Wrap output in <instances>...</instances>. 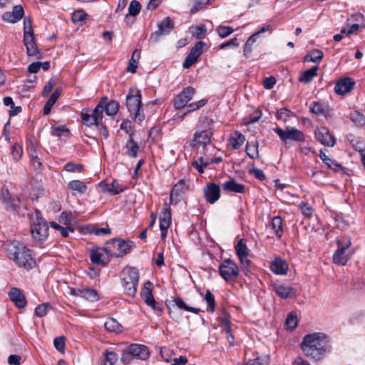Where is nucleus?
Here are the masks:
<instances>
[{
	"label": "nucleus",
	"mask_w": 365,
	"mask_h": 365,
	"mask_svg": "<svg viewBox=\"0 0 365 365\" xmlns=\"http://www.w3.org/2000/svg\"><path fill=\"white\" fill-rule=\"evenodd\" d=\"M328 346V336L322 332L306 334L300 344L304 355L314 361H318L324 358Z\"/></svg>",
	"instance_id": "obj_1"
},
{
	"label": "nucleus",
	"mask_w": 365,
	"mask_h": 365,
	"mask_svg": "<svg viewBox=\"0 0 365 365\" xmlns=\"http://www.w3.org/2000/svg\"><path fill=\"white\" fill-rule=\"evenodd\" d=\"M6 255L17 266L26 269H31L36 264L31 251L19 241H13L6 245Z\"/></svg>",
	"instance_id": "obj_2"
},
{
	"label": "nucleus",
	"mask_w": 365,
	"mask_h": 365,
	"mask_svg": "<svg viewBox=\"0 0 365 365\" xmlns=\"http://www.w3.org/2000/svg\"><path fill=\"white\" fill-rule=\"evenodd\" d=\"M120 277L125 293L134 297L137 292L139 280L138 272L135 268L125 267L122 270Z\"/></svg>",
	"instance_id": "obj_3"
},
{
	"label": "nucleus",
	"mask_w": 365,
	"mask_h": 365,
	"mask_svg": "<svg viewBox=\"0 0 365 365\" xmlns=\"http://www.w3.org/2000/svg\"><path fill=\"white\" fill-rule=\"evenodd\" d=\"M141 98L140 91L130 90L126 97V106L130 115H133V120L135 123H141L145 115L141 110Z\"/></svg>",
	"instance_id": "obj_4"
},
{
	"label": "nucleus",
	"mask_w": 365,
	"mask_h": 365,
	"mask_svg": "<svg viewBox=\"0 0 365 365\" xmlns=\"http://www.w3.org/2000/svg\"><path fill=\"white\" fill-rule=\"evenodd\" d=\"M35 219L32 220L30 232L32 237L37 242L42 243L48 236V225L46 220L41 216L39 211L35 212Z\"/></svg>",
	"instance_id": "obj_5"
},
{
	"label": "nucleus",
	"mask_w": 365,
	"mask_h": 365,
	"mask_svg": "<svg viewBox=\"0 0 365 365\" xmlns=\"http://www.w3.org/2000/svg\"><path fill=\"white\" fill-rule=\"evenodd\" d=\"M337 250L333 255V262L336 264L344 265L351 258L352 253H349L346 250L350 247L351 242L349 238L337 240Z\"/></svg>",
	"instance_id": "obj_6"
},
{
	"label": "nucleus",
	"mask_w": 365,
	"mask_h": 365,
	"mask_svg": "<svg viewBox=\"0 0 365 365\" xmlns=\"http://www.w3.org/2000/svg\"><path fill=\"white\" fill-rule=\"evenodd\" d=\"M273 130L278 135L280 140L285 143L288 140L296 142H304L305 140L304 134L301 130L294 127H287L285 130L279 127H276Z\"/></svg>",
	"instance_id": "obj_7"
},
{
	"label": "nucleus",
	"mask_w": 365,
	"mask_h": 365,
	"mask_svg": "<svg viewBox=\"0 0 365 365\" xmlns=\"http://www.w3.org/2000/svg\"><path fill=\"white\" fill-rule=\"evenodd\" d=\"M220 276L227 282H232L239 275V269L237 264L230 259L222 261L219 267Z\"/></svg>",
	"instance_id": "obj_8"
},
{
	"label": "nucleus",
	"mask_w": 365,
	"mask_h": 365,
	"mask_svg": "<svg viewBox=\"0 0 365 365\" xmlns=\"http://www.w3.org/2000/svg\"><path fill=\"white\" fill-rule=\"evenodd\" d=\"M236 254L238 256L242 269L248 275L250 273L249 267L251 264V261L248 259L249 250L244 239H240L235 247Z\"/></svg>",
	"instance_id": "obj_9"
},
{
	"label": "nucleus",
	"mask_w": 365,
	"mask_h": 365,
	"mask_svg": "<svg viewBox=\"0 0 365 365\" xmlns=\"http://www.w3.org/2000/svg\"><path fill=\"white\" fill-rule=\"evenodd\" d=\"M104 103H98L92 113H82L81 120L83 123L88 127L95 125L99 126L102 122L103 115H102L103 104Z\"/></svg>",
	"instance_id": "obj_10"
},
{
	"label": "nucleus",
	"mask_w": 365,
	"mask_h": 365,
	"mask_svg": "<svg viewBox=\"0 0 365 365\" xmlns=\"http://www.w3.org/2000/svg\"><path fill=\"white\" fill-rule=\"evenodd\" d=\"M205 46V43L202 41H198L195 46L191 48L190 51L186 56L185 61L182 63V66L185 68H189L191 67L197 61L198 58L202 54L203 51V47Z\"/></svg>",
	"instance_id": "obj_11"
},
{
	"label": "nucleus",
	"mask_w": 365,
	"mask_h": 365,
	"mask_svg": "<svg viewBox=\"0 0 365 365\" xmlns=\"http://www.w3.org/2000/svg\"><path fill=\"white\" fill-rule=\"evenodd\" d=\"M205 46V43L202 41H198L195 46L191 48L190 51L186 56L185 61L182 63V66L185 68H189L191 67L197 61L198 58L202 54L203 51V47Z\"/></svg>",
	"instance_id": "obj_12"
},
{
	"label": "nucleus",
	"mask_w": 365,
	"mask_h": 365,
	"mask_svg": "<svg viewBox=\"0 0 365 365\" xmlns=\"http://www.w3.org/2000/svg\"><path fill=\"white\" fill-rule=\"evenodd\" d=\"M195 93V89L192 86H187L175 97L174 108L175 109L183 108L190 101Z\"/></svg>",
	"instance_id": "obj_13"
},
{
	"label": "nucleus",
	"mask_w": 365,
	"mask_h": 365,
	"mask_svg": "<svg viewBox=\"0 0 365 365\" xmlns=\"http://www.w3.org/2000/svg\"><path fill=\"white\" fill-rule=\"evenodd\" d=\"M174 28L173 20L170 17L165 18L159 24L158 29L152 34L150 40L157 42L163 35L168 34Z\"/></svg>",
	"instance_id": "obj_14"
},
{
	"label": "nucleus",
	"mask_w": 365,
	"mask_h": 365,
	"mask_svg": "<svg viewBox=\"0 0 365 365\" xmlns=\"http://www.w3.org/2000/svg\"><path fill=\"white\" fill-rule=\"evenodd\" d=\"M316 139L322 145L333 147L335 144V138L330 134L329 130L326 127L318 128L315 130Z\"/></svg>",
	"instance_id": "obj_15"
},
{
	"label": "nucleus",
	"mask_w": 365,
	"mask_h": 365,
	"mask_svg": "<svg viewBox=\"0 0 365 365\" xmlns=\"http://www.w3.org/2000/svg\"><path fill=\"white\" fill-rule=\"evenodd\" d=\"M204 195L207 200L210 204L215 203L220 197V187L214 182H209L204 187Z\"/></svg>",
	"instance_id": "obj_16"
},
{
	"label": "nucleus",
	"mask_w": 365,
	"mask_h": 365,
	"mask_svg": "<svg viewBox=\"0 0 365 365\" xmlns=\"http://www.w3.org/2000/svg\"><path fill=\"white\" fill-rule=\"evenodd\" d=\"M24 10L21 5H16L12 11H6L2 14V20L5 22L15 24L19 21L24 16Z\"/></svg>",
	"instance_id": "obj_17"
},
{
	"label": "nucleus",
	"mask_w": 365,
	"mask_h": 365,
	"mask_svg": "<svg viewBox=\"0 0 365 365\" xmlns=\"http://www.w3.org/2000/svg\"><path fill=\"white\" fill-rule=\"evenodd\" d=\"M272 30L273 29L270 25H267L262 26L260 30L251 35L245 44L243 50L244 56L246 58H248L250 56L252 51V45L256 41L257 38L259 36L260 34L264 33L265 31L272 32Z\"/></svg>",
	"instance_id": "obj_18"
},
{
	"label": "nucleus",
	"mask_w": 365,
	"mask_h": 365,
	"mask_svg": "<svg viewBox=\"0 0 365 365\" xmlns=\"http://www.w3.org/2000/svg\"><path fill=\"white\" fill-rule=\"evenodd\" d=\"M24 43L26 48V53L28 56H34L37 59H41L42 58V53L37 47L34 35L24 36Z\"/></svg>",
	"instance_id": "obj_19"
},
{
	"label": "nucleus",
	"mask_w": 365,
	"mask_h": 365,
	"mask_svg": "<svg viewBox=\"0 0 365 365\" xmlns=\"http://www.w3.org/2000/svg\"><path fill=\"white\" fill-rule=\"evenodd\" d=\"M140 294L142 299L148 306L152 307L153 309L157 308L156 302L153 295V284L150 281H147L144 284Z\"/></svg>",
	"instance_id": "obj_20"
},
{
	"label": "nucleus",
	"mask_w": 365,
	"mask_h": 365,
	"mask_svg": "<svg viewBox=\"0 0 365 365\" xmlns=\"http://www.w3.org/2000/svg\"><path fill=\"white\" fill-rule=\"evenodd\" d=\"M128 351L133 355L134 359L146 360L150 356V352L146 346L138 344H133L127 347Z\"/></svg>",
	"instance_id": "obj_21"
},
{
	"label": "nucleus",
	"mask_w": 365,
	"mask_h": 365,
	"mask_svg": "<svg viewBox=\"0 0 365 365\" xmlns=\"http://www.w3.org/2000/svg\"><path fill=\"white\" fill-rule=\"evenodd\" d=\"M355 83L351 78H345L336 82L334 86V91L339 95H344L350 92Z\"/></svg>",
	"instance_id": "obj_22"
},
{
	"label": "nucleus",
	"mask_w": 365,
	"mask_h": 365,
	"mask_svg": "<svg viewBox=\"0 0 365 365\" xmlns=\"http://www.w3.org/2000/svg\"><path fill=\"white\" fill-rule=\"evenodd\" d=\"M104 103L103 106L102 115L106 112V115L109 116H115L119 110V103L116 101H111L108 102V98L103 96L101 98L99 103Z\"/></svg>",
	"instance_id": "obj_23"
},
{
	"label": "nucleus",
	"mask_w": 365,
	"mask_h": 365,
	"mask_svg": "<svg viewBox=\"0 0 365 365\" xmlns=\"http://www.w3.org/2000/svg\"><path fill=\"white\" fill-rule=\"evenodd\" d=\"M9 297L11 301L18 308H24L26 304V299L23 292L18 288H11L9 292Z\"/></svg>",
	"instance_id": "obj_24"
},
{
	"label": "nucleus",
	"mask_w": 365,
	"mask_h": 365,
	"mask_svg": "<svg viewBox=\"0 0 365 365\" xmlns=\"http://www.w3.org/2000/svg\"><path fill=\"white\" fill-rule=\"evenodd\" d=\"M273 289L276 294L282 299H289L295 296V290L289 286L274 284Z\"/></svg>",
	"instance_id": "obj_25"
},
{
	"label": "nucleus",
	"mask_w": 365,
	"mask_h": 365,
	"mask_svg": "<svg viewBox=\"0 0 365 365\" xmlns=\"http://www.w3.org/2000/svg\"><path fill=\"white\" fill-rule=\"evenodd\" d=\"M112 245L113 248H116L117 252H112L109 250L110 255H114L115 257H122L123 255L127 254L130 250V245L128 242L123 240H113L112 242Z\"/></svg>",
	"instance_id": "obj_26"
},
{
	"label": "nucleus",
	"mask_w": 365,
	"mask_h": 365,
	"mask_svg": "<svg viewBox=\"0 0 365 365\" xmlns=\"http://www.w3.org/2000/svg\"><path fill=\"white\" fill-rule=\"evenodd\" d=\"M270 269L276 274L284 275L288 270V264L282 258H276L271 262Z\"/></svg>",
	"instance_id": "obj_27"
},
{
	"label": "nucleus",
	"mask_w": 365,
	"mask_h": 365,
	"mask_svg": "<svg viewBox=\"0 0 365 365\" xmlns=\"http://www.w3.org/2000/svg\"><path fill=\"white\" fill-rule=\"evenodd\" d=\"M222 189L227 192H232L236 193H244L245 187L244 185L238 183L235 179H230L224 182L222 185Z\"/></svg>",
	"instance_id": "obj_28"
},
{
	"label": "nucleus",
	"mask_w": 365,
	"mask_h": 365,
	"mask_svg": "<svg viewBox=\"0 0 365 365\" xmlns=\"http://www.w3.org/2000/svg\"><path fill=\"white\" fill-rule=\"evenodd\" d=\"M245 138L240 131L232 133L228 138V145L233 149H239L245 143Z\"/></svg>",
	"instance_id": "obj_29"
},
{
	"label": "nucleus",
	"mask_w": 365,
	"mask_h": 365,
	"mask_svg": "<svg viewBox=\"0 0 365 365\" xmlns=\"http://www.w3.org/2000/svg\"><path fill=\"white\" fill-rule=\"evenodd\" d=\"M220 326L222 331L225 334L226 339L230 346L234 345L235 337L232 334L231 323L227 318H222L220 319Z\"/></svg>",
	"instance_id": "obj_30"
},
{
	"label": "nucleus",
	"mask_w": 365,
	"mask_h": 365,
	"mask_svg": "<svg viewBox=\"0 0 365 365\" xmlns=\"http://www.w3.org/2000/svg\"><path fill=\"white\" fill-rule=\"evenodd\" d=\"M212 132L210 130H202L200 132H195L194 134L193 143L197 144L206 145L210 143Z\"/></svg>",
	"instance_id": "obj_31"
},
{
	"label": "nucleus",
	"mask_w": 365,
	"mask_h": 365,
	"mask_svg": "<svg viewBox=\"0 0 365 365\" xmlns=\"http://www.w3.org/2000/svg\"><path fill=\"white\" fill-rule=\"evenodd\" d=\"M62 91V88L58 87L55 89L53 93L51 95L48 100L46 101L44 107H43V113L44 115H48L51 113V108L53 105L56 103L57 99L60 96Z\"/></svg>",
	"instance_id": "obj_32"
},
{
	"label": "nucleus",
	"mask_w": 365,
	"mask_h": 365,
	"mask_svg": "<svg viewBox=\"0 0 365 365\" xmlns=\"http://www.w3.org/2000/svg\"><path fill=\"white\" fill-rule=\"evenodd\" d=\"M188 189V185L184 180H180L173 187L170 192V202H173L175 195H182Z\"/></svg>",
	"instance_id": "obj_33"
},
{
	"label": "nucleus",
	"mask_w": 365,
	"mask_h": 365,
	"mask_svg": "<svg viewBox=\"0 0 365 365\" xmlns=\"http://www.w3.org/2000/svg\"><path fill=\"white\" fill-rule=\"evenodd\" d=\"M27 152L30 157V160L33 166L36 169L41 168V167L42 166V163L36 155V150L34 144L31 143L28 144Z\"/></svg>",
	"instance_id": "obj_34"
},
{
	"label": "nucleus",
	"mask_w": 365,
	"mask_h": 365,
	"mask_svg": "<svg viewBox=\"0 0 365 365\" xmlns=\"http://www.w3.org/2000/svg\"><path fill=\"white\" fill-rule=\"evenodd\" d=\"M319 157L320 159L323 161L324 164L327 165L328 168L335 171H338L342 169V166L339 163H336L334 160L329 158L322 150H320L319 151Z\"/></svg>",
	"instance_id": "obj_35"
},
{
	"label": "nucleus",
	"mask_w": 365,
	"mask_h": 365,
	"mask_svg": "<svg viewBox=\"0 0 365 365\" xmlns=\"http://www.w3.org/2000/svg\"><path fill=\"white\" fill-rule=\"evenodd\" d=\"M125 148L127 150L126 154L130 158H136L139 151V146L133 138L130 137L126 142Z\"/></svg>",
	"instance_id": "obj_36"
},
{
	"label": "nucleus",
	"mask_w": 365,
	"mask_h": 365,
	"mask_svg": "<svg viewBox=\"0 0 365 365\" xmlns=\"http://www.w3.org/2000/svg\"><path fill=\"white\" fill-rule=\"evenodd\" d=\"M258 145V142L256 140L247 143L245 152L251 159L259 158Z\"/></svg>",
	"instance_id": "obj_37"
},
{
	"label": "nucleus",
	"mask_w": 365,
	"mask_h": 365,
	"mask_svg": "<svg viewBox=\"0 0 365 365\" xmlns=\"http://www.w3.org/2000/svg\"><path fill=\"white\" fill-rule=\"evenodd\" d=\"M140 56V52L139 50L135 49L132 55L131 58L129 61L128 66H127L126 71L129 73H134L136 72L138 68V61Z\"/></svg>",
	"instance_id": "obj_38"
},
{
	"label": "nucleus",
	"mask_w": 365,
	"mask_h": 365,
	"mask_svg": "<svg viewBox=\"0 0 365 365\" xmlns=\"http://www.w3.org/2000/svg\"><path fill=\"white\" fill-rule=\"evenodd\" d=\"M309 109L317 115H324L327 112L328 106L324 103L314 101L310 104Z\"/></svg>",
	"instance_id": "obj_39"
},
{
	"label": "nucleus",
	"mask_w": 365,
	"mask_h": 365,
	"mask_svg": "<svg viewBox=\"0 0 365 365\" xmlns=\"http://www.w3.org/2000/svg\"><path fill=\"white\" fill-rule=\"evenodd\" d=\"M68 189L76 191L78 193L83 194L87 190V186L85 182L78 180H73L70 181L67 185Z\"/></svg>",
	"instance_id": "obj_40"
},
{
	"label": "nucleus",
	"mask_w": 365,
	"mask_h": 365,
	"mask_svg": "<svg viewBox=\"0 0 365 365\" xmlns=\"http://www.w3.org/2000/svg\"><path fill=\"white\" fill-rule=\"evenodd\" d=\"M272 227L276 236L280 238L283 234V220L281 217L276 216L272 218Z\"/></svg>",
	"instance_id": "obj_41"
},
{
	"label": "nucleus",
	"mask_w": 365,
	"mask_h": 365,
	"mask_svg": "<svg viewBox=\"0 0 365 365\" xmlns=\"http://www.w3.org/2000/svg\"><path fill=\"white\" fill-rule=\"evenodd\" d=\"M318 69L317 66H313L305 71L300 76L299 81L305 83H309L317 75Z\"/></svg>",
	"instance_id": "obj_42"
},
{
	"label": "nucleus",
	"mask_w": 365,
	"mask_h": 365,
	"mask_svg": "<svg viewBox=\"0 0 365 365\" xmlns=\"http://www.w3.org/2000/svg\"><path fill=\"white\" fill-rule=\"evenodd\" d=\"M102 190L105 192H109L112 195H117L123 191V189L118 186L117 182L114 181L112 183H101Z\"/></svg>",
	"instance_id": "obj_43"
},
{
	"label": "nucleus",
	"mask_w": 365,
	"mask_h": 365,
	"mask_svg": "<svg viewBox=\"0 0 365 365\" xmlns=\"http://www.w3.org/2000/svg\"><path fill=\"white\" fill-rule=\"evenodd\" d=\"M104 326L106 330L110 332L118 333L121 331L120 324L116 319L113 318L107 319V320L105 322Z\"/></svg>",
	"instance_id": "obj_44"
},
{
	"label": "nucleus",
	"mask_w": 365,
	"mask_h": 365,
	"mask_svg": "<svg viewBox=\"0 0 365 365\" xmlns=\"http://www.w3.org/2000/svg\"><path fill=\"white\" fill-rule=\"evenodd\" d=\"M173 302H175V304L180 309L190 312L194 314H198L200 312V309L187 306L180 297L174 298Z\"/></svg>",
	"instance_id": "obj_45"
},
{
	"label": "nucleus",
	"mask_w": 365,
	"mask_h": 365,
	"mask_svg": "<svg viewBox=\"0 0 365 365\" xmlns=\"http://www.w3.org/2000/svg\"><path fill=\"white\" fill-rule=\"evenodd\" d=\"M324 53L321 50L313 49L306 56V61H312L314 63H319L323 58Z\"/></svg>",
	"instance_id": "obj_46"
},
{
	"label": "nucleus",
	"mask_w": 365,
	"mask_h": 365,
	"mask_svg": "<svg viewBox=\"0 0 365 365\" xmlns=\"http://www.w3.org/2000/svg\"><path fill=\"white\" fill-rule=\"evenodd\" d=\"M1 199L6 205L8 209L15 211L16 205L10 202V194L7 189L2 188L1 192Z\"/></svg>",
	"instance_id": "obj_47"
},
{
	"label": "nucleus",
	"mask_w": 365,
	"mask_h": 365,
	"mask_svg": "<svg viewBox=\"0 0 365 365\" xmlns=\"http://www.w3.org/2000/svg\"><path fill=\"white\" fill-rule=\"evenodd\" d=\"M81 297L91 302H96L98 300V292L95 289L89 288L82 289Z\"/></svg>",
	"instance_id": "obj_48"
},
{
	"label": "nucleus",
	"mask_w": 365,
	"mask_h": 365,
	"mask_svg": "<svg viewBox=\"0 0 365 365\" xmlns=\"http://www.w3.org/2000/svg\"><path fill=\"white\" fill-rule=\"evenodd\" d=\"M63 170L69 173H82L83 172V165L74 162H68L63 166Z\"/></svg>",
	"instance_id": "obj_49"
},
{
	"label": "nucleus",
	"mask_w": 365,
	"mask_h": 365,
	"mask_svg": "<svg viewBox=\"0 0 365 365\" xmlns=\"http://www.w3.org/2000/svg\"><path fill=\"white\" fill-rule=\"evenodd\" d=\"M207 29L205 25H198L190 28V33L192 36L199 39L204 38Z\"/></svg>",
	"instance_id": "obj_50"
},
{
	"label": "nucleus",
	"mask_w": 365,
	"mask_h": 365,
	"mask_svg": "<svg viewBox=\"0 0 365 365\" xmlns=\"http://www.w3.org/2000/svg\"><path fill=\"white\" fill-rule=\"evenodd\" d=\"M350 118L357 126H362L365 125V116L356 110L351 113Z\"/></svg>",
	"instance_id": "obj_51"
},
{
	"label": "nucleus",
	"mask_w": 365,
	"mask_h": 365,
	"mask_svg": "<svg viewBox=\"0 0 365 365\" xmlns=\"http://www.w3.org/2000/svg\"><path fill=\"white\" fill-rule=\"evenodd\" d=\"M118 360V355L112 351H106L104 356L103 365H114Z\"/></svg>",
	"instance_id": "obj_52"
},
{
	"label": "nucleus",
	"mask_w": 365,
	"mask_h": 365,
	"mask_svg": "<svg viewBox=\"0 0 365 365\" xmlns=\"http://www.w3.org/2000/svg\"><path fill=\"white\" fill-rule=\"evenodd\" d=\"M24 36H34V29L32 27V21L31 18L25 17L24 19Z\"/></svg>",
	"instance_id": "obj_53"
},
{
	"label": "nucleus",
	"mask_w": 365,
	"mask_h": 365,
	"mask_svg": "<svg viewBox=\"0 0 365 365\" xmlns=\"http://www.w3.org/2000/svg\"><path fill=\"white\" fill-rule=\"evenodd\" d=\"M140 9H141L140 4L138 1L133 0L130 3L129 7H128V14L126 15V17L128 15L133 16H137L139 14Z\"/></svg>",
	"instance_id": "obj_54"
},
{
	"label": "nucleus",
	"mask_w": 365,
	"mask_h": 365,
	"mask_svg": "<svg viewBox=\"0 0 365 365\" xmlns=\"http://www.w3.org/2000/svg\"><path fill=\"white\" fill-rule=\"evenodd\" d=\"M205 300L207 304V310L213 312L215 306V297L210 290L206 291Z\"/></svg>",
	"instance_id": "obj_55"
},
{
	"label": "nucleus",
	"mask_w": 365,
	"mask_h": 365,
	"mask_svg": "<svg viewBox=\"0 0 365 365\" xmlns=\"http://www.w3.org/2000/svg\"><path fill=\"white\" fill-rule=\"evenodd\" d=\"M217 32L221 38H226L234 32V29L227 26H219Z\"/></svg>",
	"instance_id": "obj_56"
},
{
	"label": "nucleus",
	"mask_w": 365,
	"mask_h": 365,
	"mask_svg": "<svg viewBox=\"0 0 365 365\" xmlns=\"http://www.w3.org/2000/svg\"><path fill=\"white\" fill-rule=\"evenodd\" d=\"M207 102V100L206 99H201L198 101H196L195 103H190L187 106V110L186 113H184V115H186V113H190L192 111L196 110L197 109H200L202 106H204Z\"/></svg>",
	"instance_id": "obj_57"
},
{
	"label": "nucleus",
	"mask_w": 365,
	"mask_h": 365,
	"mask_svg": "<svg viewBox=\"0 0 365 365\" xmlns=\"http://www.w3.org/2000/svg\"><path fill=\"white\" fill-rule=\"evenodd\" d=\"M50 226L52 228L60 231L61 235L63 237H66L68 236V231H71V232H73L74 231V230L73 228H71V227H62L61 225H58V223H56L55 222H50Z\"/></svg>",
	"instance_id": "obj_58"
},
{
	"label": "nucleus",
	"mask_w": 365,
	"mask_h": 365,
	"mask_svg": "<svg viewBox=\"0 0 365 365\" xmlns=\"http://www.w3.org/2000/svg\"><path fill=\"white\" fill-rule=\"evenodd\" d=\"M102 256L103 254L98 250H92L90 255L91 262L97 264H105L101 259Z\"/></svg>",
	"instance_id": "obj_59"
},
{
	"label": "nucleus",
	"mask_w": 365,
	"mask_h": 365,
	"mask_svg": "<svg viewBox=\"0 0 365 365\" xmlns=\"http://www.w3.org/2000/svg\"><path fill=\"white\" fill-rule=\"evenodd\" d=\"M65 340L66 337L63 336H58L53 340V345L56 350L63 353L65 349Z\"/></svg>",
	"instance_id": "obj_60"
},
{
	"label": "nucleus",
	"mask_w": 365,
	"mask_h": 365,
	"mask_svg": "<svg viewBox=\"0 0 365 365\" xmlns=\"http://www.w3.org/2000/svg\"><path fill=\"white\" fill-rule=\"evenodd\" d=\"M297 325V316L293 314H289L285 322V326L289 329H294Z\"/></svg>",
	"instance_id": "obj_61"
},
{
	"label": "nucleus",
	"mask_w": 365,
	"mask_h": 365,
	"mask_svg": "<svg viewBox=\"0 0 365 365\" xmlns=\"http://www.w3.org/2000/svg\"><path fill=\"white\" fill-rule=\"evenodd\" d=\"M50 307L51 306L49 304H41L35 309V314L38 317H43L47 314V311Z\"/></svg>",
	"instance_id": "obj_62"
},
{
	"label": "nucleus",
	"mask_w": 365,
	"mask_h": 365,
	"mask_svg": "<svg viewBox=\"0 0 365 365\" xmlns=\"http://www.w3.org/2000/svg\"><path fill=\"white\" fill-rule=\"evenodd\" d=\"M22 153H23V149H22L21 145H20L17 143L14 144L13 145L12 150H11V155H12L13 159L15 160H19L21 158Z\"/></svg>",
	"instance_id": "obj_63"
},
{
	"label": "nucleus",
	"mask_w": 365,
	"mask_h": 365,
	"mask_svg": "<svg viewBox=\"0 0 365 365\" xmlns=\"http://www.w3.org/2000/svg\"><path fill=\"white\" fill-rule=\"evenodd\" d=\"M268 359L266 357H257L250 360L246 365H268Z\"/></svg>",
	"instance_id": "obj_64"
}]
</instances>
